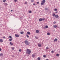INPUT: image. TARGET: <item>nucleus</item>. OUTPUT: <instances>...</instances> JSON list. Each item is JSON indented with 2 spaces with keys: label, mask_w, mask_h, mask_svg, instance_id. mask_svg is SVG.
I'll list each match as a JSON object with an SVG mask.
<instances>
[{
  "label": "nucleus",
  "mask_w": 60,
  "mask_h": 60,
  "mask_svg": "<svg viewBox=\"0 0 60 60\" xmlns=\"http://www.w3.org/2000/svg\"><path fill=\"white\" fill-rule=\"evenodd\" d=\"M31 52V51L30 50V49H27L26 50V53L27 54H30Z\"/></svg>",
  "instance_id": "f257e3e1"
},
{
  "label": "nucleus",
  "mask_w": 60,
  "mask_h": 60,
  "mask_svg": "<svg viewBox=\"0 0 60 60\" xmlns=\"http://www.w3.org/2000/svg\"><path fill=\"white\" fill-rule=\"evenodd\" d=\"M25 44L27 45H28L30 44V42H29L27 40H26L25 41Z\"/></svg>",
  "instance_id": "f03ea898"
},
{
  "label": "nucleus",
  "mask_w": 60,
  "mask_h": 60,
  "mask_svg": "<svg viewBox=\"0 0 60 60\" xmlns=\"http://www.w3.org/2000/svg\"><path fill=\"white\" fill-rule=\"evenodd\" d=\"M42 2L41 3V5H44V3H45V2H46V1H45V0H43Z\"/></svg>",
  "instance_id": "7ed1b4c3"
},
{
  "label": "nucleus",
  "mask_w": 60,
  "mask_h": 60,
  "mask_svg": "<svg viewBox=\"0 0 60 60\" xmlns=\"http://www.w3.org/2000/svg\"><path fill=\"white\" fill-rule=\"evenodd\" d=\"M15 37H19V34H15Z\"/></svg>",
  "instance_id": "20e7f679"
},
{
  "label": "nucleus",
  "mask_w": 60,
  "mask_h": 60,
  "mask_svg": "<svg viewBox=\"0 0 60 60\" xmlns=\"http://www.w3.org/2000/svg\"><path fill=\"white\" fill-rule=\"evenodd\" d=\"M55 17L56 18H58V17H59V16H58L57 15H55Z\"/></svg>",
  "instance_id": "39448f33"
},
{
  "label": "nucleus",
  "mask_w": 60,
  "mask_h": 60,
  "mask_svg": "<svg viewBox=\"0 0 60 60\" xmlns=\"http://www.w3.org/2000/svg\"><path fill=\"white\" fill-rule=\"evenodd\" d=\"M53 26L54 27V28H56L57 26L56 25H54Z\"/></svg>",
  "instance_id": "423d86ee"
},
{
  "label": "nucleus",
  "mask_w": 60,
  "mask_h": 60,
  "mask_svg": "<svg viewBox=\"0 0 60 60\" xmlns=\"http://www.w3.org/2000/svg\"><path fill=\"white\" fill-rule=\"evenodd\" d=\"M4 5H5V6H6V5H8V4H7L6 3H4Z\"/></svg>",
  "instance_id": "0eeeda50"
},
{
  "label": "nucleus",
  "mask_w": 60,
  "mask_h": 60,
  "mask_svg": "<svg viewBox=\"0 0 60 60\" xmlns=\"http://www.w3.org/2000/svg\"><path fill=\"white\" fill-rule=\"evenodd\" d=\"M36 32L37 33H39V30H36Z\"/></svg>",
  "instance_id": "6e6552de"
},
{
  "label": "nucleus",
  "mask_w": 60,
  "mask_h": 60,
  "mask_svg": "<svg viewBox=\"0 0 60 60\" xmlns=\"http://www.w3.org/2000/svg\"><path fill=\"white\" fill-rule=\"evenodd\" d=\"M57 41V39L56 38H55L54 40V42H55L56 41Z\"/></svg>",
  "instance_id": "1a4fd4ad"
},
{
  "label": "nucleus",
  "mask_w": 60,
  "mask_h": 60,
  "mask_svg": "<svg viewBox=\"0 0 60 60\" xmlns=\"http://www.w3.org/2000/svg\"><path fill=\"white\" fill-rule=\"evenodd\" d=\"M10 44L11 45H13V43H11V42H10Z\"/></svg>",
  "instance_id": "9d476101"
},
{
  "label": "nucleus",
  "mask_w": 60,
  "mask_h": 60,
  "mask_svg": "<svg viewBox=\"0 0 60 60\" xmlns=\"http://www.w3.org/2000/svg\"><path fill=\"white\" fill-rule=\"evenodd\" d=\"M0 41L1 42H3V39H1L0 40Z\"/></svg>",
  "instance_id": "9b49d317"
},
{
  "label": "nucleus",
  "mask_w": 60,
  "mask_h": 60,
  "mask_svg": "<svg viewBox=\"0 0 60 60\" xmlns=\"http://www.w3.org/2000/svg\"><path fill=\"white\" fill-rule=\"evenodd\" d=\"M27 34H28L29 35H30V34L31 33H30V32H27Z\"/></svg>",
  "instance_id": "f8f14e48"
},
{
  "label": "nucleus",
  "mask_w": 60,
  "mask_h": 60,
  "mask_svg": "<svg viewBox=\"0 0 60 60\" xmlns=\"http://www.w3.org/2000/svg\"><path fill=\"white\" fill-rule=\"evenodd\" d=\"M39 21H42V19L40 18L39 19Z\"/></svg>",
  "instance_id": "ddd939ff"
},
{
  "label": "nucleus",
  "mask_w": 60,
  "mask_h": 60,
  "mask_svg": "<svg viewBox=\"0 0 60 60\" xmlns=\"http://www.w3.org/2000/svg\"><path fill=\"white\" fill-rule=\"evenodd\" d=\"M38 46L39 47H41V44H38Z\"/></svg>",
  "instance_id": "4468645a"
},
{
  "label": "nucleus",
  "mask_w": 60,
  "mask_h": 60,
  "mask_svg": "<svg viewBox=\"0 0 60 60\" xmlns=\"http://www.w3.org/2000/svg\"><path fill=\"white\" fill-rule=\"evenodd\" d=\"M32 57H34L35 56V55L34 54H33L32 55Z\"/></svg>",
  "instance_id": "2eb2a0df"
},
{
  "label": "nucleus",
  "mask_w": 60,
  "mask_h": 60,
  "mask_svg": "<svg viewBox=\"0 0 60 60\" xmlns=\"http://www.w3.org/2000/svg\"><path fill=\"white\" fill-rule=\"evenodd\" d=\"M56 14H55V13H53L52 14V15L53 16H55V15Z\"/></svg>",
  "instance_id": "dca6fc26"
},
{
  "label": "nucleus",
  "mask_w": 60,
  "mask_h": 60,
  "mask_svg": "<svg viewBox=\"0 0 60 60\" xmlns=\"http://www.w3.org/2000/svg\"><path fill=\"white\" fill-rule=\"evenodd\" d=\"M56 56H59V54H56Z\"/></svg>",
  "instance_id": "f3484780"
},
{
  "label": "nucleus",
  "mask_w": 60,
  "mask_h": 60,
  "mask_svg": "<svg viewBox=\"0 0 60 60\" xmlns=\"http://www.w3.org/2000/svg\"><path fill=\"white\" fill-rule=\"evenodd\" d=\"M12 40V39L11 38H10V39H9V41H11Z\"/></svg>",
  "instance_id": "a211bd4d"
},
{
  "label": "nucleus",
  "mask_w": 60,
  "mask_h": 60,
  "mask_svg": "<svg viewBox=\"0 0 60 60\" xmlns=\"http://www.w3.org/2000/svg\"><path fill=\"white\" fill-rule=\"evenodd\" d=\"M43 57H44L45 58L46 57V56L45 55H43Z\"/></svg>",
  "instance_id": "6ab92c4d"
},
{
  "label": "nucleus",
  "mask_w": 60,
  "mask_h": 60,
  "mask_svg": "<svg viewBox=\"0 0 60 60\" xmlns=\"http://www.w3.org/2000/svg\"><path fill=\"white\" fill-rule=\"evenodd\" d=\"M45 27L46 28H48V26H45Z\"/></svg>",
  "instance_id": "aec40b11"
},
{
  "label": "nucleus",
  "mask_w": 60,
  "mask_h": 60,
  "mask_svg": "<svg viewBox=\"0 0 60 60\" xmlns=\"http://www.w3.org/2000/svg\"><path fill=\"white\" fill-rule=\"evenodd\" d=\"M20 34H24V32H20Z\"/></svg>",
  "instance_id": "412c9836"
},
{
  "label": "nucleus",
  "mask_w": 60,
  "mask_h": 60,
  "mask_svg": "<svg viewBox=\"0 0 60 60\" xmlns=\"http://www.w3.org/2000/svg\"><path fill=\"white\" fill-rule=\"evenodd\" d=\"M3 53H0V56H3Z\"/></svg>",
  "instance_id": "4be33fe9"
},
{
  "label": "nucleus",
  "mask_w": 60,
  "mask_h": 60,
  "mask_svg": "<svg viewBox=\"0 0 60 60\" xmlns=\"http://www.w3.org/2000/svg\"><path fill=\"white\" fill-rule=\"evenodd\" d=\"M54 11H57V9H54Z\"/></svg>",
  "instance_id": "5701e85b"
},
{
  "label": "nucleus",
  "mask_w": 60,
  "mask_h": 60,
  "mask_svg": "<svg viewBox=\"0 0 60 60\" xmlns=\"http://www.w3.org/2000/svg\"><path fill=\"white\" fill-rule=\"evenodd\" d=\"M42 21H44L45 20V18L42 19Z\"/></svg>",
  "instance_id": "b1692460"
},
{
  "label": "nucleus",
  "mask_w": 60,
  "mask_h": 60,
  "mask_svg": "<svg viewBox=\"0 0 60 60\" xmlns=\"http://www.w3.org/2000/svg\"><path fill=\"white\" fill-rule=\"evenodd\" d=\"M38 60H41V58H40V57L38 58Z\"/></svg>",
  "instance_id": "393cba45"
},
{
  "label": "nucleus",
  "mask_w": 60,
  "mask_h": 60,
  "mask_svg": "<svg viewBox=\"0 0 60 60\" xmlns=\"http://www.w3.org/2000/svg\"><path fill=\"white\" fill-rule=\"evenodd\" d=\"M26 36H27V38H29V36H28V35L26 34Z\"/></svg>",
  "instance_id": "a878e982"
},
{
  "label": "nucleus",
  "mask_w": 60,
  "mask_h": 60,
  "mask_svg": "<svg viewBox=\"0 0 60 60\" xmlns=\"http://www.w3.org/2000/svg\"><path fill=\"white\" fill-rule=\"evenodd\" d=\"M3 2H6V0H3Z\"/></svg>",
  "instance_id": "bb28decb"
},
{
  "label": "nucleus",
  "mask_w": 60,
  "mask_h": 60,
  "mask_svg": "<svg viewBox=\"0 0 60 60\" xmlns=\"http://www.w3.org/2000/svg\"><path fill=\"white\" fill-rule=\"evenodd\" d=\"M50 33H47V35H50Z\"/></svg>",
  "instance_id": "cd10ccee"
},
{
  "label": "nucleus",
  "mask_w": 60,
  "mask_h": 60,
  "mask_svg": "<svg viewBox=\"0 0 60 60\" xmlns=\"http://www.w3.org/2000/svg\"><path fill=\"white\" fill-rule=\"evenodd\" d=\"M29 13H32V11H30L29 12Z\"/></svg>",
  "instance_id": "c85d7f7f"
},
{
  "label": "nucleus",
  "mask_w": 60,
  "mask_h": 60,
  "mask_svg": "<svg viewBox=\"0 0 60 60\" xmlns=\"http://www.w3.org/2000/svg\"><path fill=\"white\" fill-rule=\"evenodd\" d=\"M46 49H49V47H46Z\"/></svg>",
  "instance_id": "c756f323"
},
{
  "label": "nucleus",
  "mask_w": 60,
  "mask_h": 60,
  "mask_svg": "<svg viewBox=\"0 0 60 60\" xmlns=\"http://www.w3.org/2000/svg\"><path fill=\"white\" fill-rule=\"evenodd\" d=\"M13 50H14V47H12L11 48Z\"/></svg>",
  "instance_id": "7c9ffc66"
},
{
  "label": "nucleus",
  "mask_w": 60,
  "mask_h": 60,
  "mask_svg": "<svg viewBox=\"0 0 60 60\" xmlns=\"http://www.w3.org/2000/svg\"><path fill=\"white\" fill-rule=\"evenodd\" d=\"M9 37L10 38H12V37H11V36H9Z\"/></svg>",
  "instance_id": "2f4dec72"
},
{
  "label": "nucleus",
  "mask_w": 60,
  "mask_h": 60,
  "mask_svg": "<svg viewBox=\"0 0 60 60\" xmlns=\"http://www.w3.org/2000/svg\"><path fill=\"white\" fill-rule=\"evenodd\" d=\"M35 38H36V39H38V37H35Z\"/></svg>",
  "instance_id": "473e14b6"
},
{
  "label": "nucleus",
  "mask_w": 60,
  "mask_h": 60,
  "mask_svg": "<svg viewBox=\"0 0 60 60\" xmlns=\"http://www.w3.org/2000/svg\"><path fill=\"white\" fill-rule=\"evenodd\" d=\"M14 1L15 2H16L17 1V0H14Z\"/></svg>",
  "instance_id": "72a5a7b5"
},
{
  "label": "nucleus",
  "mask_w": 60,
  "mask_h": 60,
  "mask_svg": "<svg viewBox=\"0 0 60 60\" xmlns=\"http://www.w3.org/2000/svg\"><path fill=\"white\" fill-rule=\"evenodd\" d=\"M31 1L32 2H34V0H31Z\"/></svg>",
  "instance_id": "f704fd0d"
},
{
  "label": "nucleus",
  "mask_w": 60,
  "mask_h": 60,
  "mask_svg": "<svg viewBox=\"0 0 60 60\" xmlns=\"http://www.w3.org/2000/svg\"><path fill=\"white\" fill-rule=\"evenodd\" d=\"M53 24H56V22H53Z\"/></svg>",
  "instance_id": "c9c22d12"
},
{
  "label": "nucleus",
  "mask_w": 60,
  "mask_h": 60,
  "mask_svg": "<svg viewBox=\"0 0 60 60\" xmlns=\"http://www.w3.org/2000/svg\"><path fill=\"white\" fill-rule=\"evenodd\" d=\"M19 52H21V49H20L19 50Z\"/></svg>",
  "instance_id": "e433bc0d"
},
{
  "label": "nucleus",
  "mask_w": 60,
  "mask_h": 60,
  "mask_svg": "<svg viewBox=\"0 0 60 60\" xmlns=\"http://www.w3.org/2000/svg\"><path fill=\"white\" fill-rule=\"evenodd\" d=\"M51 52H52V53H54V51L52 50L51 51Z\"/></svg>",
  "instance_id": "4c0bfd02"
},
{
  "label": "nucleus",
  "mask_w": 60,
  "mask_h": 60,
  "mask_svg": "<svg viewBox=\"0 0 60 60\" xmlns=\"http://www.w3.org/2000/svg\"><path fill=\"white\" fill-rule=\"evenodd\" d=\"M27 2H26L24 4H27Z\"/></svg>",
  "instance_id": "58836bf2"
},
{
  "label": "nucleus",
  "mask_w": 60,
  "mask_h": 60,
  "mask_svg": "<svg viewBox=\"0 0 60 60\" xmlns=\"http://www.w3.org/2000/svg\"><path fill=\"white\" fill-rule=\"evenodd\" d=\"M37 4H39V2H37Z\"/></svg>",
  "instance_id": "ea45409f"
},
{
  "label": "nucleus",
  "mask_w": 60,
  "mask_h": 60,
  "mask_svg": "<svg viewBox=\"0 0 60 60\" xmlns=\"http://www.w3.org/2000/svg\"><path fill=\"white\" fill-rule=\"evenodd\" d=\"M3 38H4V39H5V37H3Z\"/></svg>",
  "instance_id": "a19ab883"
},
{
  "label": "nucleus",
  "mask_w": 60,
  "mask_h": 60,
  "mask_svg": "<svg viewBox=\"0 0 60 60\" xmlns=\"http://www.w3.org/2000/svg\"><path fill=\"white\" fill-rule=\"evenodd\" d=\"M47 10V8H45V10Z\"/></svg>",
  "instance_id": "79ce46f5"
},
{
  "label": "nucleus",
  "mask_w": 60,
  "mask_h": 60,
  "mask_svg": "<svg viewBox=\"0 0 60 60\" xmlns=\"http://www.w3.org/2000/svg\"><path fill=\"white\" fill-rule=\"evenodd\" d=\"M1 50H2V49L0 48V51H1Z\"/></svg>",
  "instance_id": "37998d69"
},
{
  "label": "nucleus",
  "mask_w": 60,
  "mask_h": 60,
  "mask_svg": "<svg viewBox=\"0 0 60 60\" xmlns=\"http://www.w3.org/2000/svg\"><path fill=\"white\" fill-rule=\"evenodd\" d=\"M33 5H35V4H33Z\"/></svg>",
  "instance_id": "c03bdc74"
},
{
  "label": "nucleus",
  "mask_w": 60,
  "mask_h": 60,
  "mask_svg": "<svg viewBox=\"0 0 60 60\" xmlns=\"http://www.w3.org/2000/svg\"><path fill=\"white\" fill-rule=\"evenodd\" d=\"M46 60H49V59H46Z\"/></svg>",
  "instance_id": "a18cd8bd"
},
{
  "label": "nucleus",
  "mask_w": 60,
  "mask_h": 60,
  "mask_svg": "<svg viewBox=\"0 0 60 60\" xmlns=\"http://www.w3.org/2000/svg\"><path fill=\"white\" fill-rule=\"evenodd\" d=\"M11 11H12V10H11Z\"/></svg>",
  "instance_id": "49530a36"
},
{
  "label": "nucleus",
  "mask_w": 60,
  "mask_h": 60,
  "mask_svg": "<svg viewBox=\"0 0 60 60\" xmlns=\"http://www.w3.org/2000/svg\"><path fill=\"white\" fill-rule=\"evenodd\" d=\"M20 18V19H22V18H21V17Z\"/></svg>",
  "instance_id": "de8ad7c7"
}]
</instances>
